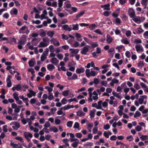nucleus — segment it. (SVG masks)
Wrapping results in <instances>:
<instances>
[{
  "instance_id": "1",
  "label": "nucleus",
  "mask_w": 148,
  "mask_h": 148,
  "mask_svg": "<svg viewBox=\"0 0 148 148\" xmlns=\"http://www.w3.org/2000/svg\"><path fill=\"white\" fill-rule=\"evenodd\" d=\"M29 32V31L28 29V28L26 26H23L19 30V33L21 34L26 33L27 34Z\"/></svg>"
},
{
  "instance_id": "2",
  "label": "nucleus",
  "mask_w": 148,
  "mask_h": 148,
  "mask_svg": "<svg viewBox=\"0 0 148 148\" xmlns=\"http://www.w3.org/2000/svg\"><path fill=\"white\" fill-rule=\"evenodd\" d=\"M11 146H12L13 148H22V144L21 143L17 144H15L12 141H11V143L10 145Z\"/></svg>"
},
{
  "instance_id": "3",
  "label": "nucleus",
  "mask_w": 148,
  "mask_h": 148,
  "mask_svg": "<svg viewBox=\"0 0 148 148\" xmlns=\"http://www.w3.org/2000/svg\"><path fill=\"white\" fill-rule=\"evenodd\" d=\"M26 40V38L25 35H22L20 39L18 42V43L20 45H24Z\"/></svg>"
},
{
  "instance_id": "4",
  "label": "nucleus",
  "mask_w": 148,
  "mask_h": 148,
  "mask_svg": "<svg viewBox=\"0 0 148 148\" xmlns=\"http://www.w3.org/2000/svg\"><path fill=\"white\" fill-rule=\"evenodd\" d=\"M136 51L138 53L144 51L141 45H137L135 47Z\"/></svg>"
},
{
  "instance_id": "5",
  "label": "nucleus",
  "mask_w": 148,
  "mask_h": 148,
  "mask_svg": "<svg viewBox=\"0 0 148 148\" xmlns=\"http://www.w3.org/2000/svg\"><path fill=\"white\" fill-rule=\"evenodd\" d=\"M51 43H53V45L56 47L60 45V43L56 39L52 38L50 40Z\"/></svg>"
},
{
  "instance_id": "6",
  "label": "nucleus",
  "mask_w": 148,
  "mask_h": 148,
  "mask_svg": "<svg viewBox=\"0 0 148 148\" xmlns=\"http://www.w3.org/2000/svg\"><path fill=\"white\" fill-rule=\"evenodd\" d=\"M87 47H89V46L87 45L86 47H84L82 50L81 53L82 54L85 55L87 54V53L89 51V48Z\"/></svg>"
},
{
  "instance_id": "7",
  "label": "nucleus",
  "mask_w": 148,
  "mask_h": 148,
  "mask_svg": "<svg viewBox=\"0 0 148 148\" xmlns=\"http://www.w3.org/2000/svg\"><path fill=\"white\" fill-rule=\"evenodd\" d=\"M128 12L129 15L131 18L135 16V12L133 9L130 8Z\"/></svg>"
},
{
  "instance_id": "8",
  "label": "nucleus",
  "mask_w": 148,
  "mask_h": 148,
  "mask_svg": "<svg viewBox=\"0 0 148 148\" xmlns=\"http://www.w3.org/2000/svg\"><path fill=\"white\" fill-rule=\"evenodd\" d=\"M62 39L63 40H67L69 38H74V37L73 36H72L69 34L66 35L64 34H62Z\"/></svg>"
},
{
  "instance_id": "9",
  "label": "nucleus",
  "mask_w": 148,
  "mask_h": 148,
  "mask_svg": "<svg viewBox=\"0 0 148 148\" xmlns=\"http://www.w3.org/2000/svg\"><path fill=\"white\" fill-rule=\"evenodd\" d=\"M64 30L70 32L72 30V28L68 25L65 24L63 25L62 27Z\"/></svg>"
},
{
  "instance_id": "10",
  "label": "nucleus",
  "mask_w": 148,
  "mask_h": 148,
  "mask_svg": "<svg viewBox=\"0 0 148 148\" xmlns=\"http://www.w3.org/2000/svg\"><path fill=\"white\" fill-rule=\"evenodd\" d=\"M18 12L17 9L15 8H13V9L10 11V14L12 15L13 14L14 15H17Z\"/></svg>"
},
{
  "instance_id": "11",
  "label": "nucleus",
  "mask_w": 148,
  "mask_h": 148,
  "mask_svg": "<svg viewBox=\"0 0 148 148\" xmlns=\"http://www.w3.org/2000/svg\"><path fill=\"white\" fill-rule=\"evenodd\" d=\"M55 34V33L54 31H49L47 33V35L52 38H53V36Z\"/></svg>"
},
{
  "instance_id": "12",
  "label": "nucleus",
  "mask_w": 148,
  "mask_h": 148,
  "mask_svg": "<svg viewBox=\"0 0 148 148\" xmlns=\"http://www.w3.org/2000/svg\"><path fill=\"white\" fill-rule=\"evenodd\" d=\"M110 5L109 3H108L104 5H101V8H103L104 10H110Z\"/></svg>"
},
{
  "instance_id": "13",
  "label": "nucleus",
  "mask_w": 148,
  "mask_h": 148,
  "mask_svg": "<svg viewBox=\"0 0 148 148\" xmlns=\"http://www.w3.org/2000/svg\"><path fill=\"white\" fill-rule=\"evenodd\" d=\"M48 44L45 43L43 42H41L38 45V47H45L47 46Z\"/></svg>"
},
{
  "instance_id": "14",
  "label": "nucleus",
  "mask_w": 148,
  "mask_h": 148,
  "mask_svg": "<svg viewBox=\"0 0 148 148\" xmlns=\"http://www.w3.org/2000/svg\"><path fill=\"white\" fill-rule=\"evenodd\" d=\"M21 89V86L20 84L16 85L15 86H14L12 88V90L13 91H15L16 90L17 91H19Z\"/></svg>"
},
{
  "instance_id": "15",
  "label": "nucleus",
  "mask_w": 148,
  "mask_h": 148,
  "mask_svg": "<svg viewBox=\"0 0 148 148\" xmlns=\"http://www.w3.org/2000/svg\"><path fill=\"white\" fill-rule=\"evenodd\" d=\"M51 62L53 64L55 65H56L58 64L59 61L57 60L56 58L54 57L51 59Z\"/></svg>"
},
{
  "instance_id": "16",
  "label": "nucleus",
  "mask_w": 148,
  "mask_h": 148,
  "mask_svg": "<svg viewBox=\"0 0 148 148\" xmlns=\"http://www.w3.org/2000/svg\"><path fill=\"white\" fill-rule=\"evenodd\" d=\"M24 135L25 138L29 137L32 138L33 136L32 134L27 132H24Z\"/></svg>"
},
{
  "instance_id": "17",
  "label": "nucleus",
  "mask_w": 148,
  "mask_h": 148,
  "mask_svg": "<svg viewBox=\"0 0 148 148\" xmlns=\"http://www.w3.org/2000/svg\"><path fill=\"white\" fill-rule=\"evenodd\" d=\"M84 71V69L82 67H81L80 68L77 69L76 72L77 73L80 74L83 73Z\"/></svg>"
},
{
  "instance_id": "18",
  "label": "nucleus",
  "mask_w": 148,
  "mask_h": 148,
  "mask_svg": "<svg viewBox=\"0 0 148 148\" xmlns=\"http://www.w3.org/2000/svg\"><path fill=\"white\" fill-rule=\"evenodd\" d=\"M106 38V41L108 43H110L112 41L113 39L109 34L107 35Z\"/></svg>"
},
{
  "instance_id": "19",
  "label": "nucleus",
  "mask_w": 148,
  "mask_h": 148,
  "mask_svg": "<svg viewBox=\"0 0 148 148\" xmlns=\"http://www.w3.org/2000/svg\"><path fill=\"white\" fill-rule=\"evenodd\" d=\"M69 51L70 52L72 53H74L75 54H76L78 53L79 51V50L78 49H70Z\"/></svg>"
},
{
  "instance_id": "20",
  "label": "nucleus",
  "mask_w": 148,
  "mask_h": 148,
  "mask_svg": "<svg viewBox=\"0 0 148 148\" xmlns=\"http://www.w3.org/2000/svg\"><path fill=\"white\" fill-rule=\"evenodd\" d=\"M121 42L125 44H129V41L128 40L127 38L125 37L121 40Z\"/></svg>"
},
{
  "instance_id": "21",
  "label": "nucleus",
  "mask_w": 148,
  "mask_h": 148,
  "mask_svg": "<svg viewBox=\"0 0 148 148\" xmlns=\"http://www.w3.org/2000/svg\"><path fill=\"white\" fill-rule=\"evenodd\" d=\"M85 13L84 11H82L76 16V18L75 19V21L77 20L78 19L80 16H82Z\"/></svg>"
},
{
  "instance_id": "22",
  "label": "nucleus",
  "mask_w": 148,
  "mask_h": 148,
  "mask_svg": "<svg viewBox=\"0 0 148 148\" xmlns=\"http://www.w3.org/2000/svg\"><path fill=\"white\" fill-rule=\"evenodd\" d=\"M47 14V13L46 10H44L42 12V14L41 15V20H42L45 18V16Z\"/></svg>"
},
{
  "instance_id": "23",
  "label": "nucleus",
  "mask_w": 148,
  "mask_h": 148,
  "mask_svg": "<svg viewBox=\"0 0 148 148\" xmlns=\"http://www.w3.org/2000/svg\"><path fill=\"white\" fill-rule=\"evenodd\" d=\"M47 67L49 71L52 70L55 68L53 64H48L47 66Z\"/></svg>"
},
{
  "instance_id": "24",
  "label": "nucleus",
  "mask_w": 148,
  "mask_h": 148,
  "mask_svg": "<svg viewBox=\"0 0 148 148\" xmlns=\"http://www.w3.org/2000/svg\"><path fill=\"white\" fill-rule=\"evenodd\" d=\"M112 94L114 96L116 97L119 99H121V97L119 95V93H117L114 91H113L112 92Z\"/></svg>"
},
{
  "instance_id": "25",
  "label": "nucleus",
  "mask_w": 148,
  "mask_h": 148,
  "mask_svg": "<svg viewBox=\"0 0 148 148\" xmlns=\"http://www.w3.org/2000/svg\"><path fill=\"white\" fill-rule=\"evenodd\" d=\"M96 111V110L95 109H93L92 110H91L90 113V118L91 119H92L94 118L95 115V112Z\"/></svg>"
},
{
  "instance_id": "26",
  "label": "nucleus",
  "mask_w": 148,
  "mask_h": 148,
  "mask_svg": "<svg viewBox=\"0 0 148 148\" xmlns=\"http://www.w3.org/2000/svg\"><path fill=\"white\" fill-rule=\"evenodd\" d=\"M85 114L82 111H79L77 112V115L79 116H83L85 115Z\"/></svg>"
},
{
  "instance_id": "27",
  "label": "nucleus",
  "mask_w": 148,
  "mask_h": 148,
  "mask_svg": "<svg viewBox=\"0 0 148 148\" xmlns=\"http://www.w3.org/2000/svg\"><path fill=\"white\" fill-rule=\"evenodd\" d=\"M144 30L141 27H139L136 30V33L138 34H140L141 33L143 32Z\"/></svg>"
},
{
  "instance_id": "28",
  "label": "nucleus",
  "mask_w": 148,
  "mask_h": 148,
  "mask_svg": "<svg viewBox=\"0 0 148 148\" xmlns=\"http://www.w3.org/2000/svg\"><path fill=\"white\" fill-rule=\"evenodd\" d=\"M50 131H53L54 132H57L58 131V130L56 127L54 126L50 128Z\"/></svg>"
},
{
  "instance_id": "29",
  "label": "nucleus",
  "mask_w": 148,
  "mask_h": 148,
  "mask_svg": "<svg viewBox=\"0 0 148 148\" xmlns=\"http://www.w3.org/2000/svg\"><path fill=\"white\" fill-rule=\"evenodd\" d=\"M69 140L67 138L64 139L62 140L63 142L66 144V145L68 147L69 146V144L68 143V142L69 141Z\"/></svg>"
},
{
  "instance_id": "30",
  "label": "nucleus",
  "mask_w": 148,
  "mask_h": 148,
  "mask_svg": "<svg viewBox=\"0 0 148 148\" xmlns=\"http://www.w3.org/2000/svg\"><path fill=\"white\" fill-rule=\"evenodd\" d=\"M73 27L72 29L74 30H77L79 29V25L78 24L73 25Z\"/></svg>"
},
{
  "instance_id": "31",
  "label": "nucleus",
  "mask_w": 148,
  "mask_h": 148,
  "mask_svg": "<svg viewBox=\"0 0 148 148\" xmlns=\"http://www.w3.org/2000/svg\"><path fill=\"white\" fill-rule=\"evenodd\" d=\"M102 101L101 100H100L98 102V107H97V109H101V104H102Z\"/></svg>"
},
{
  "instance_id": "32",
  "label": "nucleus",
  "mask_w": 148,
  "mask_h": 148,
  "mask_svg": "<svg viewBox=\"0 0 148 148\" xmlns=\"http://www.w3.org/2000/svg\"><path fill=\"white\" fill-rule=\"evenodd\" d=\"M90 71L89 69H87L86 70L85 73L86 76L88 77H90Z\"/></svg>"
},
{
  "instance_id": "33",
  "label": "nucleus",
  "mask_w": 148,
  "mask_h": 148,
  "mask_svg": "<svg viewBox=\"0 0 148 148\" xmlns=\"http://www.w3.org/2000/svg\"><path fill=\"white\" fill-rule=\"evenodd\" d=\"M79 140L77 141H75L72 144V145L73 147L76 148L77 147L78 144H79Z\"/></svg>"
},
{
  "instance_id": "34",
  "label": "nucleus",
  "mask_w": 148,
  "mask_h": 148,
  "mask_svg": "<svg viewBox=\"0 0 148 148\" xmlns=\"http://www.w3.org/2000/svg\"><path fill=\"white\" fill-rule=\"evenodd\" d=\"M43 42L45 43L49 44V39L47 37H45L43 39Z\"/></svg>"
},
{
  "instance_id": "35",
  "label": "nucleus",
  "mask_w": 148,
  "mask_h": 148,
  "mask_svg": "<svg viewBox=\"0 0 148 148\" xmlns=\"http://www.w3.org/2000/svg\"><path fill=\"white\" fill-rule=\"evenodd\" d=\"M16 73L17 74L15 75V78H16L17 80H21V78L20 76L19 75V73L17 71H16Z\"/></svg>"
},
{
  "instance_id": "36",
  "label": "nucleus",
  "mask_w": 148,
  "mask_h": 148,
  "mask_svg": "<svg viewBox=\"0 0 148 148\" xmlns=\"http://www.w3.org/2000/svg\"><path fill=\"white\" fill-rule=\"evenodd\" d=\"M140 138L142 140H144L148 139V136L147 135H142L140 137Z\"/></svg>"
},
{
  "instance_id": "37",
  "label": "nucleus",
  "mask_w": 148,
  "mask_h": 148,
  "mask_svg": "<svg viewBox=\"0 0 148 148\" xmlns=\"http://www.w3.org/2000/svg\"><path fill=\"white\" fill-rule=\"evenodd\" d=\"M79 124L77 122H75L73 128H77L78 130H79L80 129H79Z\"/></svg>"
},
{
  "instance_id": "38",
  "label": "nucleus",
  "mask_w": 148,
  "mask_h": 148,
  "mask_svg": "<svg viewBox=\"0 0 148 148\" xmlns=\"http://www.w3.org/2000/svg\"><path fill=\"white\" fill-rule=\"evenodd\" d=\"M69 90L64 91L62 92L63 95L65 96H68L69 94Z\"/></svg>"
},
{
  "instance_id": "39",
  "label": "nucleus",
  "mask_w": 148,
  "mask_h": 148,
  "mask_svg": "<svg viewBox=\"0 0 148 148\" xmlns=\"http://www.w3.org/2000/svg\"><path fill=\"white\" fill-rule=\"evenodd\" d=\"M73 124V122L72 121H68L66 124V125L67 127H72V124Z\"/></svg>"
},
{
  "instance_id": "40",
  "label": "nucleus",
  "mask_w": 148,
  "mask_h": 148,
  "mask_svg": "<svg viewBox=\"0 0 148 148\" xmlns=\"http://www.w3.org/2000/svg\"><path fill=\"white\" fill-rule=\"evenodd\" d=\"M141 114L140 112L137 111L136 112L134 116V118H136L138 116H140Z\"/></svg>"
},
{
  "instance_id": "41",
  "label": "nucleus",
  "mask_w": 148,
  "mask_h": 148,
  "mask_svg": "<svg viewBox=\"0 0 148 148\" xmlns=\"http://www.w3.org/2000/svg\"><path fill=\"white\" fill-rule=\"evenodd\" d=\"M69 105H68L66 106H64L63 107H62L61 108V110H62L63 109L64 110H66L68 109H70V108H69Z\"/></svg>"
},
{
  "instance_id": "42",
  "label": "nucleus",
  "mask_w": 148,
  "mask_h": 148,
  "mask_svg": "<svg viewBox=\"0 0 148 148\" xmlns=\"http://www.w3.org/2000/svg\"><path fill=\"white\" fill-rule=\"evenodd\" d=\"M50 126L51 125L48 121L46 122L44 125V126L45 127V128L49 127H50Z\"/></svg>"
},
{
  "instance_id": "43",
  "label": "nucleus",
  "mask_w": 148,
  "mask_h": 148,
  "mask_svg": "<svg viewBox=\"0 0 148 148\" xmlns=\"http://www.w3.org/2000/svg\"><path fill=\"white\" fill-rule=\"evenodd\" d=\"M45 88L46 89H47L48 90V91L49 92V94H50V93H51V92L53 90V89L49 87L48 86H45Z\"/></svg>"
},
{
  "instance_id": "44",
  "label": "nucleus",
  "mask_w": 148,
  "mask_h": 148,
  "mask_svg": "<svg viewBox=\"0 0 148 148\" xmlns=\"http://www.w3.org/2000/svg\"><path fill=\"white\" fill-rule=\"evenodd\" d=\"M109 103L111 105H112L113 104H117V102L116 101H114L113 100H110L109 101Z\"/></svg>"
},
{
  "instance_id": "45",
  "label": "nucleus",
  "mask_w": 148,
  "mask_h": 148,
  "mask_svg": "<svg viewBox=\"0 0 148 148\" xmlns=\"http://www.w3.org/2000/svg\"><path fill=\"white\" fill-rule=\"evenodd\" d=\"M49 94V95L48 97V98L49 100H51L53 99V96L52 95V93H50V94Z\"/></svg>"
},
{
  "instance_id": "46",
  "label": "nucleus",
  "mask_w": 148,
  "mask_h": 148,
  "mask_svg": "<svg viewBox=\"0 0 148 148\" xmlns=\"http://www.w3.org/2000/svg\"><path fill=\"white\" fill-rule=\"evenodd\" d=\"M131 32L130 31L128 30L126 31L125 34L127 37H129L131 36Z\"/></svg>"
},
{
  "instance_id": "47",
  "label": "nucleus",
  "mask_w": 148,
  "mask_h": 148,
  "mask_svg": "<svg viewBox=\"0 0 148 148\" xmlns=\"http://www.w3.org/2000/svg\"><path fill=\"white\" fill-rule=\"evenodd\" d=\"M49 48L51 52L53 53L54 52L53 50L54 49V47L53 45H50L49 47Z\"/></svg>"
},
{
  "instance_id": "48",
  "label": "nucleus",
  "mask_w": 148,
  "mask_h": 148,
  "mask_svg": "<svg viewBox=\"0 0 148 148\" xmlns=\"http://www.w3.org/2000/svg\"><path fill=\"white\" fill-rule=\"evenodd\" d=\"M97 74L95 71H92L90 72V76H95L97 75Z\"/></svg>"
},
{
  "instance_id": "49",
  "label": "nucleus",
  "mask_w": 148,
  "mask_h": 148,
  "mask_svg": "<svg viewBox=\"0 0 148 148\" xmlns=\"http://www.w3.org/2000/svg\"><path fill=\"white\" fill-rule=\"evenodd\" d=\"M13 95L15 100L19 98L18 96V94L16 92H14L13 94Z\"/></svg>"
},
{
  "instance_id": "50",
  "label": "nucleus",
  "mask_w": 148,
  "mask_h": 148,
  "mask_svg": "<svg viewBox=\"0 0 148 148\" xmlns=\"http://www.w3.org/2000/svg\"><path fill=\"white\" fill-rule=\"evenodd\" d=\"M7 82V86L8 87H10L12 86V82L10 81H6Z\"/></svg>"
},
{
  "instance_id": "51",
  "label": "nucleus",
  "mask_w": 148,
  "mask_h": 148,
  "mask_svg": "<svg viewBox=\"0 0 148 148\" xmlns=\"http://www.w3.org/2000/svg\"><path fill=\"white\" fill-rule=\"evenodd\" d=\"M34 62L32 60H30L29 62V66L30 67H32L34 65Z\"/></svg>"
},
{
  "instance_id": "52",
  "label": "nucleus",
  "mask_w": 148,
  "mask_h": 148,
  "mask_svg": "<svg viewBox=\"0 0 148 148\" xmlns=\"http://www.w3.org/2000/svg\"><path fill=\"white\" fill-rule=\"evenodd\" d=\"M40 35L41 37H45L46 35V33L45 32H42L40 33Z\"/></svg>"
},
{
  "instance_id": "53",
  "label": "nucleus",
  "mask_w": 148,
  "mask_h": 148,
  "mask_svg": "<svg viewBox=\"0 0 148 148\" xmlns=\"http://www.w3.org/2000/svg\"><path fill=\"white\" fill-rule=\"evenodd\" d=\"M99 80L97 78H95L94 79L93 83L95 84H99Z\"/></svg>"
},
{
  "instance_id": "54",
  "label": "nucleus",
  "mask_w": 148,
  "mask_h": 148,
  "mask_svg": "<svg viewBox=\"0 0 148 148\" xmlns=\"http://www.w3.org/2000/svg\"><path fill=\"white\" fill-rule=\"evenodd\" d=\"M136 130L138 132L140 131L141 130V127L140 126L137 125L135 128Z\"/></svg>"
},
{
  "instance_id": "55",
  "label": "nucleus",
  "mask_w": 148,
  "mask_h": 148,
  "mask_svg": "<svg viewBox=\"0 0 148 148\" xmlns=\"http://www.w3.org/2000/svg\"><path fill=\"white\" fill-rule=\"evenodd\" d=\"M143 36L145 38H148V31L145 32L143 34Z\"/></svg>"
},
{
  "instance_id": "56",
  "label": "nucleus",
  "mask_w": 148,
  "mask_h": 148,
  "mask_svg": "<svg viewBox=\"0 0 148 148\" xmlns=\"http://www.w3.org/2000/svg\"><path fill=\"white\" fill-rule=\"evenodd\" d=\"M134 43H136V44L141 43L142 41L140 39H136L134 42Z\"/></svg>"
},
{
  "instance_id": "57",
  "label": "nucleus",
  "mask_w": 148,
  "mask_h": 148,
  "mask_svg": "<svg viewBox=\"0 0 148 148\" xmlns=\"http://www.w3.org/2000/svg\"><path fill=\"white\" fill-rule=\"evenodd\" d=\"M110 127L109 125L108 124H107L104 125L103 128L105 130H107Z\"/></svg>"
},
{
  "instance_id": "58",
  "label": "nucleus",
  "mask_w": 148,
  "mask_h": 148,
  "mask_svg": "<svg viewBox=\"0 0 148 148\" xmlns=\"http://www.w3.org/2000/svg\"><path fill=\"white\" fill-rule=\"evenodd\" d=\"M58 1L59 2L58 5L59 7H61L63 5V1H62V0H58Z\"/></svg>"
},
{
  "instance_id": "59",
  "label": "nucleus",
  "mask_w": 148,
  "mask_h": 148,
  "mask_svg": "<svg viewBox=\"0 0 148 148\" xmlns=\"http://www.w3.org/2000/svg\"><path fill=\"white\" fill-rule=\"evenodd\" d=\"M117 137L115 135H113L110 137V140H114L116 139Z\"/></svg>"
},
{
  "instance_id": "60",
  "label": "nucleus",
  "mask_w": 148,
  "mask_h": 148,
  "mask_svg": "<svg viewBox=\"0 0 148 148\" xmlns=\"http://www.w3.org/2000/svg\"><path fill=\"white\" fill-rule=\"evenodd\" d=\"M134 87L137 90H138L140 88V86L138 84H135Z\"/></svg>"
},
{
  "instance_id": "61",
  "label": "nucleus",
  "mask_w": 148,
  "mask_h": 148,
  "mask_svg": "<svg viewBox=\"0 0 148 148\" xmlns=\"http://www.w3.org/2000/svg\"><path fill=\"white\" fill-rule=\"evenodd\" d=\"M95 26L96 25L95 24H93L90 25L89 26V28H90V30H92L95 29Z\"/></svg>"
},
{
  "instance_id": "62",
  "label": "nucleus",
  "mask_w": 148,
  "mask_h": 148,
  "mask_svg": "<svg viewBox=\"0 0 148 148\" xmlns=\"http://www.w3.org/2000/svg\"><path fill=\"white\" fill-rule=\"evenodd\" d=\"M72 78L73 79H76L78 78L77 75L76 74L74 73L72 76Z\"/></svg>"
},
{
  "instance_id": "63",
  "label": "nucleus",
  "mask_w": 148,
  "mask_h": 148,
  "mask_svg": "<svg viewBox=\"0 0 148 148\" xmlns=\"http://www.w3.org/2000/svg\"><path fill=\"white\" fill-rule=\"evenodd\" d=\"M57 56L58 58L60 60H62L63 58V56L61 54L58 53L57 54Z\"/></svg>"
},
{
  "instance_id": "64",
  "label": "nucleus",
  "mask_w": 148,
  "mask_h": 148,
  "mask_svg": "<svg viewBox=\"0 0 148 148\" xmlns=\"http://www.w3.org/2000/svg\"><path fill=\"white\" fill-rule=\"evenodd\" d=\"M55 122L56 124L59 125L60 123L61 122V121L59 119H56L55 120Z\"/></svg>"
}]
</instances>
